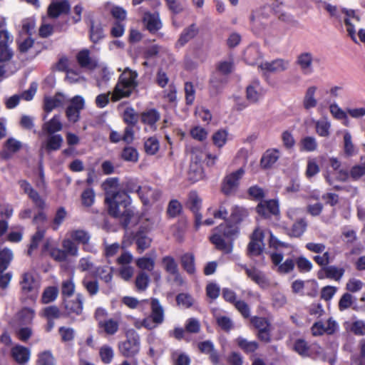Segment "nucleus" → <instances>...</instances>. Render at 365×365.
I'll use <instances>...</instances> for the list:
<instances>
[{"instance_id":"obj_56","label":"nucleus","mask_w":365,"mask_h":365,"mask_svg":"<svg viewBox=\"0 0 365 365\" xmlns=\"http://www.w3.org/2000/svg\"><path fill=\"white\" fill-rule=\"evenodd\" d=\"M99 354L104 364H110L113 359L114 353L113 349L107 345L103 346L99 351Z\"/></svg>"},{"instance_id":"obj_13","label":"nucleus","mask_w":365,"mask_h":365,"mask_svg":"<svg viewBox=\"0 0 365 365\" xmlns=\"http://www.w3.org/2000/svg\"><path fill=\"white\" fill-rule=\"evenodd\" d=\"M263 232L261 230L257 228L255 230L251 241L247 247V252L250 256H257L260 255L263 249L262 239Z\"/></svg>"},{"instance_id":"obj_33","label":"nucleus","mask_w":365,"mask_h":365,"mask_svg":"<svg viewBox=\"0 0 365 365\" xmlns=\"http://www.w3.org/2000/svg\"><path fill=\"white\" fill-rule=\"evenodd\" d=\"M197 34V29L194 24L190 25L185 29L182 32L176 45L182 47L185 46L189 41L193 38Z\"/></svg>"},{"instance_id":"obj_1","label":"nucleus","mask_w":365,"mask_h":365,"mask_svg":"<svg viewBox=\"0 0 365 365\" xmlns=\"http://www.w3.org/2000/svg\"><path fill=\"white\" fill-rule=\"evenodd\" d=\"M104 185L106 191V202L108 204L109 214L115 217H119L122 225L126 227L133 215V210L129 207V195L125 190L118 189L117 178H109Z\"/></svg>"},{"instance_id":"obj_40","label":"nucleus","mask_w":365,"mask_h":365,"mask_svg":"<svg viewBox=\"0 0 365 365\" xmlns=\"http://www.w3.org/2000/svg\"><path fill=\"white\" fill-rule=\"evenodd\" d=\"M307 227V222L305 219H299L293 224L290 231V235L295 237H299L306 231Z\"/></svg>"},{"instance_id":"obj_22","label":"nucleus","mask_w":365,"mask_h":365,"mask_svg":"<svg viewBox=\"0 0 365 365\" xmlns=\"http://www.w3.org/2000/svg\"><path fill=\"white\" fill-rule=\"evenodd\" d=\"M279 157L280 152L279 150L275 148L268 149L262 155L260 165L264 169L270 168L279 160Z\"/></svg>"},{"instance_id":"obj_57","label":"nucleus","mask_w":365,"mask_h":365,"mask_svg":"<svg viewBox=\"0 0 365 365\" xmlns=\"http://www.w3.org/2000/svg\"><path fill=\"white\" fill-rule=\"evenodd\" d=\"M248 215L247 210L243 207L235 206L232 208L231 213V219L235 222L238 223L241 222Z\"/></svg>"},{"instance_id":"obj_59","label":"nucleus","mask_w":365,"mask_h":365,"mask_svg":"<svg viewBox=\"0 0 365 365\" xmlns=\"http://www.w3.org/2000/svg\"><path fill=\"white\" fill-rule=\"evenodd\" d=\"M95 200V192L93 189L87 188L81 194L82 204L86 207H91Z\"/></svg>"},{"instance_id":"obj_26","label":"nucleus","mask_w":365,"mask_h":365,"mask_svg":"<svg viewBox=\"0 0 365 365\" xmlns=\"http://www.w3.org/2000/svg\"><path fill=\"white\" fill-rule=\"evenodd\" d=\"M71 237L73 240L78 242L83 245L84 250L88 252H93L91 247L88 245L90 240V235L88 232L83 230H76L71 232Z\"/></svg>"},{"instance_id":"obj_20","label":"nucleus","mask_w":365,"mask_h":365,"mask_svg":"<svg viewBox=\"0 0 365 365\" xmlns=\"http://www.w3.org/2000/svg\"><path fill=\"white\" fill-rule=\"evenodd\" d=\"M144 26L150 33L157 32L162 26L158 13L146 12L143 18Z\"/></svg>"},{"instance_id":"obj_53","label":"nucleus","mask_w":365,"mask_h":365,"mask_svg":"<svg viewBox=\"0 0 365 365\" xmlns=\"http://www.w3.org/2000/svg\"><path fill=\"white\" fill-rule=\"evenodd\" d=\"M149 276L144 272L138 274L135 279V286L138 291H145L149 284Z\"/></svg>"},{"instance_id":"obj_63","label":"nucleus","mask_w":365,"mask_h":365,"mask_svg":"<svg viewBox=\"0 0 365 365\" xmlns=\"http://www.w3.org/2000/svg\"><path fill=\"white\" fill-rule=\"evenodd\" d=\"M350 331L355 335H365V321L361 319L355 320L351 324Z\"/></svg>"},{"instance_id":"obj_4","label":"nucleus","mask_w":365,"mask_h":365,"mask_svg":"<svg viewBox=\"0 0 365 365\" xmlns=\"http://www.w3.org/2000/svg\"><path fill=\"white\" fill-rule=\"evenodd\" d=\"M140 347L139 335L134 331H129L127 339L118 344L119 352L125 357H133L138 354Z\"/></svg>"},{"instance_id":"obj_21","label":"nucleus","mask_w":365,"mask_h":365,"mask_svg":"<svg viewBox=\"0 0 365 365\" xmlns=\"http://www.w3.org/2000/svg\"><path fill=\"white\" fill-rule=\"evenodd\" d=\"M197 347L202 353L209 355V359L213 364L216 365L220 363V356L211 341L200 342Z\"/></svg>"},{"instance_id":"obj_18","label":"nucleus","mask_w":365,"mask_h":365,"mask_svg":"<svg viewBox=\"0 0 365 365\" xmlns=\"http://www.w3.org/2000/svg\"><path fill=\"white\" fill-rule=\"evenodd\" d=\"M70 11V4L67 0L53 1L48 7L47 13L48 17L56 19L60 15L68 14Z\"/></svg>"},{"instance_id":"obj_32","label":"nucleus","mask_w":365,"mask_h":365,"mask_svg":"<svg viewBox=\"0 0 365 365\" xmlns=\"http://www.w3.org/2000/svg\"><path fill=\"white\" fill-rule=\"evenodd\" d=\"M135 240L139 253H142L150 246L151 239L147 233L143 231H138L135 234Z\"/></svg>"},{"instance_id":"obj_58","label":"nucleus","mask_w":365,"mask_h":365,"mask_svg":"<svg viewBox=\"0 0 365 365\" xmlns=\"http://www.w3.org/2000/svg\"><path fill=\"white\" fill-rule=\"evenodd\" d=\"M62 246L64 251L66 252V256L70 255L71 256H77L78 255V248L77 245L73 242V240L66 239L62 242Z\"/></svg>"},{"instance_id":"obj_6","label":"nucleus","mask_w":365,"mask_h":365,"mask_svg":"<svg viewBox=\"0 0 365 365\" xmlns=\"http://www.w3.org/2000/svg\"><path fill=\"white\" fill-rule=\"evenodd\" d=\"M290 66V61L284 58H276L271 61H265L260 63L259 68L265 72L270 73H279L287 71Z\"/></svg>"},{"instance_id":"obj_62","label":"nucleus","mask_w":365,"mask_h":365,"mask_svg":"<svg viewBox=\"0 0 365 365\" xmlns=\"http://www.w3.org/2000/svg\"><path fill=\"white\" fill-rule=\"evenodd\" d=\"M137 266L148 271H152L155 266V261L150 257H140L136 260Z\"/></svg>"},{"instance_id":"obj_37","label":"nucleus","mask_w":365,"mask_h":365,"mask_svg":"<svg viewBox=\"0 0 365 365\" xmlns=\"http://www.w3.org/2000/svg\"><path fill=\"white\" fill-rule=\"evenodd\" d=\"M63 137L59 134L50 135L46 142V149L53 151L60 149L63 143Z\"/></svg>"},{"instance_id":"obj_48","label":"nucleus","mask_w":365,"mask_h":365,"mask_svg":"<svg viewBox=\"0 0 365 365\" xmlns=\"http://www.w3.org/2000/svg\"><path fill=\"white\" fill-rule=\"evenodd\" d=\"M144 148L147 154L155 155L160 148L159 141L155 137H150L145 141Z\"/></svg>"},{"instance_id":"obj_38","label":"nucleus","mask_w":365,"mask_h":365,"mask_svg":"<svg viewBox=\"0 0 365 365\" xmlns=\"http://www.w3.org/2000/svg\"><path fill=\"white\" fill-rule=\"evenodd\" d=\"M34 317L35 311L29 307L23 308L17 314V317L22 324H31Z\"/></svg>"},{"instance_id":"obj_29","label":"nucleus","mask_w":365,"mask_h":365,"mask_svg":"<svg viewBox=\"0 0 365 365\" xmlns=\"http://www.w3.org/2000/svg\"><path fill=\"white\" fill-rule=\"evenodd\" d=\"M63 125L61 122L60 115H55L50 120L46 122L43 126L42 130L49 135H52L56 132L61 130Z\"/></svg>"},{"instance_id":"obj_64","label":"nucleus","mask_w":365,"mask_h":365,"mask_svg":"<svg viewBox=\"0 0 365 365\" xmlns=\"http://www.w3.org/2000/svg\"><path fill=\"white\" fill-rule=\"evenodd\" d=\"M174 361V365H190V359L189 356L185 353L175 351L172 354Z\"/></svg>"},{"instance_id":"obj_31","label":"nucleus","mask_w":365,"mask_h":365,"mask_svg":"<svg viewBox=\"0 0 365 365\" xmlns=\"http://www.w3.org/2000/svg\"><path fill=\"white\" fill-rule=\"evenodd\" d=\"M160 115L155 109H150L141 113V121L150 128L155 129V123L160 119Z\"/></svg>"},{"instance_id":"obj_39","label":"nucleus","mask_w":365,"mask_h":365,"mask_svg":"<svg viewBox=\"0 0 365 365\" xmlns=\"http://www.w3.org/2000/svg\"><path fill=\"white\" fill-rule=\"evenodd\" d=\"M104 37L103 26L101 24L91 22L90 26V38L92 42L98 43Z\"/></svg>"},{"instance_id":"obj_23","label":"nucleus","mask_w":365,"mask_h":365,"mask_svg":"<svg viewBox=\"0 0 365 365\" xmlns=\"http://www.w3.org/2000/svg\"><path fill=\"white\" fill-rule=\"evenodd\" d=\"M317 87L315 86H309L304 93L302 105L305 110H309L314 108L318 104V101L315 97Z\"/></svg>"},{"instance_id":"obj_14","label":"nucleus","mask_w":365,"mask_h":365,"mask_svg":"<svg viewBox=\"0 0 365 365\" xmlns=\"http://www.w3.org/2000/svg\"><path fill=\"white\" fill-rule=\"evenodd\" d=\"M313 61L314 56L310 52L301 53L296 58V64L299 67L301 71L304 75H309L313 73Z\"/></svg>"},{"instance_id":"obj_24","label":"nucleus","mask_w":365,"mask_h":365,"mask_svg":"<svg viewBox=\"0 0 365 365\" xmlns=\"http://www.w3.org/2000/svg\"><path fill=\"white\" fill-rule=\"evenodd\" d=\"M84 298L82 294H77L76 299L70 300L66 304V309L68 314L80 315L83 312Z\"/></svg>"},{"instance_id":"obj_28","label":"nucleus","mask_w":365,"mask_h":365,"mask_svg":"<svg viewBox=\"0 0 365 365\" xmlns=\"http://www.w3.org/2000/svg\"><path fill=\"white\" fill-rule=\"evenodd\" d=\"M204 178V171L202 165L197 161L190 163L188 171V179L192 182H197Z\"/></svg>"},{"instance_id":"obj_54","label":"nucleus","mask_w":365,"mask_h":365,"mask_svg":"<svg viewBox=\"0 0 365 365\" xmlns=\"http://www.w3.org/2000/svg\"><path fill=\"white\" fill-rule=\"evenodd\" d=\"M344 153L349 156L355 153V147L352 143L351 135L347 130H345L344 133Z\"/></svg>"},{"instance_id":"obj_43","label":"nucleus","mask_w":365,"mask_h":365,"mask_svg":"<svg viewBox=\"0 0 365 365\" xmlns=\"http://www.w3.org/2000/svg\"><path fill=\"white\" fill-rule=\"evenodd\" d=\"M12 258L13 254L10 250L4 249L0 251V273L7 269Z\"/></svg>"},{"instance_id":"obj_7","label":"nucleus","mask_w":365,"mask_h":365,"mask_svg":"<svg viewBox=\"0 0 365 365\" xmlns=\"http://www.w3.org/2000/svg\"><path fill=\"white\" fill-rule=\"evenodd\" d=\"M242 268L245 269L247 277L260 288L266 289L272 286V282L264 272L255 267L249 268L245 265H243Z\"/></svg>"},{"instance_id":"obj_30","label":"nucleus","mask_w":365,"mask_h":365,"mask_svg":"<svg viewBox=\"0 0 365 365\" xmlns=\"http://www.w3.org/2000/svg\"><path fill=\"white\" fill-rule=\"evenodd\" d=\"M64 96L61 93H57L53 97H46L44 98V110L50 113L54 108L61 106L63 104Z\"/></svg>"},{"instance_id":"obj_27","label":"nucleus","mask_w":365,"mask_h":365,"mask_svg":"<svg viewBox=\"0 0 365 365\" xmlns=\"http://www.w3.org/2000/svg\"><path fill=\"white\" fill-rule=\"evenodd\" d=\"M150 317L156 324H162L164 321V309L157 299L151 300Z\"/></svg>"},{"instance_id":"obj_19","label":"nucleus","mask_w":365,"mask_h":365,"mask_svg":"<svg viewBox=\"0 0 365 365\" xmlns=\"http://www.w3.org/2000/svg\"><path fill=\"white\" fill-rule=\"evenodd\" d=\"M77 62L81 67L93 70L98 66V61L91 56L88 49L80 51L76 56Z\"/></svg>"},{"instance_id":"obj_36","label":"nucleus","mask_w":365,"mask_h":365,"mask_svg":"<svg viewBox=\"0 0 365 365\" xmlns=\"http://www.w3.org/2000/svg\"><path fill=\"white\" fill-rule=\"evenodd\" d=\"M82 285L91 297L98 293L99 284L97 279H91L86 276L82 279Z\"/></svg>"},{"instance_id":"obj_15","label":"nucleus","mask_w":365,"mask_h":365,"mask_svg":"<svg viewBox=\"0 0 365 365\" xmlns=\"http://www.w3.org/2000/svg\"><path fill=\"white\" fill-rule=\"evenodd\" d=\"M11 356L14 361L18 364L24 365L29 362L31 356V351L26 346L16 344L11 349Z\"/></svg>"},{"instance_id":"obj_8","label":"nucleus","mask_w":365,"mask_h":365,"mask_svg":"<svg viewBox=\"0 0 365 365\" xmlns=\"http://www.w3.org/2000/svg\"><path fill=\"white\" fill-rule=\"evenodd\" d=\"M84 108V100L80 96L73 97L71 101V105L67 108L66 114L68 120L76 123L79 120L80 112Z\"/></svg>"},{"instance_id":"obj_47","label":"nucleus","mask_w":365,"mask_h":365,"mask_svg":"<svg viewBox=\"0 0 365 365\" xmlns=\"http://www.w3.org/2000/svg\"><path fill=\"white\" fill-rule=\"evenodd\" d=\"M364 175H365V158H362L360 163L353 166L350 170V176L355 180Z\"/></svg>"},{"instance_id":"obj_17","label":"nucleus","mask_w":365,"mask_h":365,"mask_svg":"<svg viewBox=\"0 0 365 365\" xmlns=\"http://www.w3.org/2000/svg\"><path fill=\"white\" fill-rule=\"evenodd\" d=\"M256 209L257 213L265 218L269 217L272 215H277L279 212L278 203L274 200L261 201Z\"/></svg>"},{"instance_id":"obj_60","label":"nucleus","mask_w":365,"mask_h":365,"mask_svg":"<svg viewBox=\"0 0 365 365\" xmlns=\"http://www.w3.org/2000/svg\"><path fill=\"white\" fill-rule=\"evenodd\" d=\"M58 333L61 341L63 342L71 341L75 336V330L71 327H61L58 329Z\"/></svg>"},{"instance_id":"obj_45","label":"nucleus","mask_w":365,"mask_h":365,"mask_svg":"<svg viewBox=\"0 0 365 365\" xmlns=\"http://www.w3.org/2000/svg\"><path fill=\"white\" fill-rule=\"evenodd\" d=\"M45 235V230L38 227L36 233L31 237V242L28 250V255H31L32 252L37 249L39 243L43 240Z\"/></svg>"},{"instance_id":"obj_16","label":"nucleus","mask_w":365,"mask_h":365,"mask_svg":"<svg viewBox=\"0 0 365 365\" xmlns=\"http://www.w3.org/2000/svg\"><path fill=\"white\" fill-rule=\"evenodd\" d=\"M338 325L334 320L329 319L325 323L318 322L313 324L312 327V334L314 336L322 335L324 333L331 334L337 329Z\"/></svg>"},{"instance_id":"obj_35","label":"nucleus","mask_w":365,"mask_h":365,"mask_svg":"<svg viewBox=\"0 0 365 365\" xmlns=\"http://www.w3.org/2000/svg\"><path fill=\"white\" fill-rule=\"evenodd\" d=\"M180 263L182 268L189 274H193L195 272V257L191 253H185L180 257Z\"/></svg>"},{"instance_id":"obj_41","label":"nucleus","mask_w":365,"mask_h":365,"mask_svg":"<svg viewBox=\"0 0 365 365\" xmlns=\"http://www.w3.org/2000/svg\"><path fill=\"white\" fill-rule=\"evenodd\" d=\"M100 328L103 329L104 331L109 334L113 335L115 334L118 330L119 322L115 319H106L101 325L98 326Z\"/></svg>"},{"instance_id":"obj_12","label":"nucleus","mask_w":365,"mask_h":365,"mask_svg":"<svg viewBox=\"0 0 365 365\" xmlns=\"http://www.w3.org/2000/svg\"><path fill=\"white\" fill-rule=\"evenodd\" d=\"M138 195L143 203L148 205L158 201L161 196V192L157 188H153L148 185H143L139 189Z\"/></svg>"},{"instance_id":"obj_11","label":"nucleus","mask_w":365,"mask_h":365,"mask_svg":"<svg viewBox=\"0 0 365 365\" xmlns=\"http://www.w3.org/2000/svg\"><path fill=\"white\" fill-rule=\"evenodd\" d=\"M21 290L24 294L31 293V299L34 301L37 297V282L31 272H25L22 275V279L20 282Z\"/></svg>"},{"instance_id":"obj_49","label":"nucleus","mask_w":365,"mask_h":365,"mask_svg":"<svg viewBox=\"0 0 365 365\" xmlns=\"http://www.w3.org/2000/svg\"><path fill=\"white\" fill-rule=\"evenodd\" d=\"M121 158L125 161L136 163L138 160V153L133 147H125L121 153Z\"/></svg>"},{"instance_id":"obj_10","label":"nucleus","mask_w":365,"mask_h":365,"mask_svg":"<svg viewBox=\"0 0 365 365\" xmlns=\"http://www.w3.org/2000/svg\"><path fill=\"white\" fill-rule=\"evenodd\" d=\"M341 12L345 15L344 21L346 27V31L351 39L354 42H356V30L354 23L359 22L361 21V18L353 9L343 8L341 9Z\"/></svg>"},{"instance_id":"obj_51","label":"nucleus","mask_w":365,"mask_h":365,"mask_svg":"<svg viewBox=\"0 0 365 365\" xmlns=\"http://www.w3.org/2000/svg\"><path fill=\"white\" fill-rule=\"evenodd\" d=\"M329 110L335 119L339 120H347L346 113L336 102H333L329 105Z\"/></svg>"},{"instance_id":"obj_52","label":"nucleus","mask_w":365,"mask_h":365,"mask_svg":"<svg viewBox=\"0 0 365 365\" xmlns=\"http://www.w3.org/2000/svg\"><path fill=\"white\" fill-rule=\"evenodd\" d=\"M238 346L247 353H252L258 348V344L256 341H249L245 339L239 337L237 339Z\"/></svg>"},{"instance_id":"obj_55","label":"nucleus","mask_w":365,"mask_h":365,"mask_svg":"<svg viewBox=\"0 0 365 365\" xmlns=\"http://www.w3.org/2000/svg\"><path fill=\"white\" fill-rule=\"evenodd\" d=\"M38 365H55L54 358L50 351H44L38 354Z\"/></svg>"},{"instance_id":"obj_25","label":"nucleus","mask_w":365,"mask_h":365,"mask_svg":"<svg viewBox=\"0 0 365 365\" xmlns=\"http://www.w3.org/2000/svg\"><path fill=\"white\" fill-rule=\"evenodd\" d=\"M261 97V87L259 81H252L246 89L247 100L251 103H257Z\"/></svg>"},{"instance_id":"obj_34","label":"nucleus","mask_w":365,"mask_h":365,"mask_svg":"<svg viewBox=\"0 0 365 365\" xmlns=\"http://www.w3.org/2000/svg\"><path fill=\"white\" fill-rule=\"evenodd\" d=\"M331 122L327 118H322L315 123L316 133L322 137H329L330 135Z\"/></svg>"},{"instance_id":"obj_2","label":"nucleus","mask_w":365,"mask_h":365,"mask_svg":"<svg viewBox=\"0 0 365 365\" xmlns=\"http://www.w3.org/2000/svg\"><path fill=\"white\" fill-rule=\"evenodd\" d=\"M137 77L136 71L125 68L118 78L111 95V101L116 102L129 97L138 86Z\"/></svg>"},{"instance_id":"obj_50","label":"nucleus","mask_w":365,"mask_h":365,"mask_svg":"<svg viewBox=\"0 0 365 365\" xmlns=\"http://www.w3.org/2000/svg\"><path fill=\"white\" fill-rule=\"evenodd\" d=\"M58 294V289L56 287H48L43 292L41 302L43 304H48L54 301Z\"/></svg>"},{"instance_id":"obj_46","label":"nucleus","mask_w":365,"mask_h":365,"mask_svg":"<svg viewBox=\"0 0 365 365\" xmlns=\"http://www.w3.org/2000/svg\"><path fill=\"white\" fill-rule=\"evenodd\" d=\"M162 264L165 272L170 274L179 269L175 259L169 255L163 257Z\"/></svg>"},{"instance_id":"obj_9","label":"nucleus","mask_w":365,"mask_h":365,"mask_svg":"<svg viewBox=\"0 0 365 365\" xmlns=\"http://www.w3.org/2000/svg\"><path fill=\"white\" fill-rule=\"evenodd\" d=\"M202 205V199L195 191L190 192L187 200V206L195 215V227L197 230L201 225L202 216L198 212Z\"/></svg>"},{"instance_id":"obj_44","label":"nucleus","mask_w":365,"mask_h":365,"mask_svg":"<svg viewBox=\"0 0 365 365\" xmlns=\"http://www.w3.org/2000/svg\"><path fill=\"white\" fill-rule=\"evenodd\" d=\"M96 275L106 283H109L113 279V269L109 267H98L96 269Z\"/></svg>"},{"instance_id":"obj_42","label":"nucleus","mask_w":365,"mask_h":365,"mask_svg":"<svg viewBox=\"0 0 365 365\" xmlns=\"http://www.w3.org/2000/svg\"><path fill=\"white\" fill-rule=\"evenodd\" d=\"M324 272L327 278L339 281L344 274V269L335 266H328L324 268Z\"/></svg>"},{"instance_id":"obj_5","label":"nucleus","mask_w":365,"mask_h":365,"mask_svg":"<svg viewBox=\"0 0 365 365\" xmlns=\"http://www.w3.org/2000/svg\"><path fill=\"white\" fill-rule=\"evenodd\" d=\"M244 174L245 170L240 168L236 171L227 175L224 178L222 185V192L228 195L235 192L238 187L240 180Z\"/></svg>"},{"instance_id":"obj_61","label":"nucleus","mask_w":365,"mask_h":365,"mask_svg":"<svg viewBox=\"0 0 365 365\" xmlns=\"http://www.w3.org/2000/svg\"><path fill=\"white\" fill-rule=\"evenodd\" d=\"M75 292V284L72 279L63 281L61 284V294L66 297H71Z\"/></svg>"},{"instance_id":"obj_3","label":"nucleus","mask_w":365,"mask_h":365,"mask_svg":"<svg viewBox=\"0 0 365 365\" xmlns=\"http://www.w3.org/2000/svg\"><path fill=\"white\" fill-rule=\"evenodd\" d=\"M216 232L210 237V241L216 248L225 253L232 252V246L231 241L237 234V227L227 222L221 224L215 230Z\"/></svg>"}]
</instances>
